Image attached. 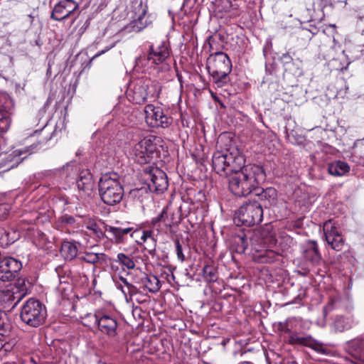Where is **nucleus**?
Wrapping results in <instances>:
<instances>
[{
	"mask_svg": "<svg viewBox=\"0 0 364 364\" xmlns=\"http://www.w3.org/2000/svg\"><path fill=\"white\" fill-rule=\"evenodd\" d=\"M264 180L263 168L257 165H243L241 168L230 174L228 187L236 196L245 197L255 191L259 183Z\"/></svg>",
	"mask_w": 364,
	"mask_h": 364,
	"instance_id": "f257e3e1",
	"label": "nucleus"
},
{
	"mask_svg": "<svg viewBox=\"0 0 364 364\" xmlns=\"http://www.w3.org/2000/svg\"><path fill=\"white\" fill-rule=\"evenodd\" d=\"M161 84L150 78H140L132 82L127 91L128 99L136 104H143L148 99L155 100L161 91Z\"/></svg>",
	"mask_w": 364,
	"mask_h": 364,
	"instance_id": "f03ea898",
	"label": "nucleus"
},
{
	"mask_svg": "<svg viewBox=\"0 0 364 364\" xmlns=\"http://www.w3.org/2000/svg\"><path fill=\"white\" fill-rule=\"evenodd\" d=\"M207 70L218 87H223L230 82L229 74L232 63L228 55L223 52H216L207 59Z\"/></svg>",
	"mask_w": 364,
	"mask_h": 364,
	"instance_id": "7ed1b4c3",
	"label": "nucleus"
},
{
	"mask_svg": "<svg viewBox=\"0 0 364 364\" xmlns=\"http://www.w3.org/2000/svg\"><path fill=\"white\" fill-rule=\"evenodd\" d=\"M99 191L102 201L109 205L119 203L124 196V188L115 173L103 175L99 181Z\"/></svg>",
	"mask_w": 364,
	"mask_h": 364,
	"instance_id": "20e7f679",
	"label": "nucleus"
},
{
	"mask_svg": "<svg viewBox=\"0 0 364 364\" xmlns=\"http://www.w3.org/2000/svg\"><path fill=\"white\" fill-rule=\"evenodd\" d=\"M245 164V159L237 151H218L213 154L212 166L220 176H228L234 171L241 168Z\"/></svg>",
	"mask_w": 364,
	"mask_h": 364,
	"instance_id": "39448f33",
	"label": "nucleus"
},
{
	"mask_svg": "<svg viewBox=\"0 0 364 364\" xmlns=\"http://www.w3.org/2000/svg\"><path fill=\"white\" fill-rule=\"evenodd\" d=\"M47 315L45 306L38 300L29 299L21 307V318L23 322L32 327L41 325Z\"/></svg>",
	"mask_w": 364,
	"mask_h": 364,
	"instance_id": "423d86ee",
	"label": "nucleus"
},
{
	"mask_svg": "<svg viewBox=\"0 0 364 364\" xmlns=\"http://www.w3.org/2000/svg\"><path fill=\"white\" fill-rule=\"evenodd\" d=\"M156 141L157 137L149 135L136 144L130 153L134 160L140 164L149 163L157 154Z\"/></svg>",
	"mask_w": 364,
	"mask_h": 364,
	"instance_id": "0eeeda50",
	"label": "nucleus"
},
{
	"mask_svg": "<svg viewBox=\"0 0 364 364\" xmlns=\"http://www.w3.org/2000/svg\"><path fill=\"white\" fill-rule=\"evenodd\" d=\"M263 210L262 205L257 201L243 204L236 212L235 221L246 226H252L262 220Z\"/></svg>",
	"mask_w": 364,
	"mask_h": 364,
	"instance_id": "6e6552de",
	"label": "nucleus"
},
{
	"mask_svg": "<svg viewBox=\"0 0 364 364\" xmlns=\"http://www.w3.org/2000/svg\"><path fill=\"white\" fill-rule=\"evenodd\" d=\"M147 185L151 191L163 193L168 188V179L164 171L157 167L149 166L145 169Z\"/></svg>",
	"mask_w": 364,
	"mask_h": 364,
	"instance_id": "1a4fd4ad",
	"label": "nucleus"
},
{
	"mask_svg": "<svg viewBox=\"0 0 364 364\" xmlns=\"http://www.w3.org/2000/svg\"><path fill=\"white\" fill-rule=\"evenodd\" d=\"M145 119L151 127L166 128L172 122V119L164 113L160 107L149 104L145 107Z\"/></svg>",
	"mask_w": 364,
	"mask_h": 364,
	"instance_id": "9d476101",
	"label": "nucleus"
},
{
	"mask_svg": "<svg viewBox=\"0 0 364 364\" xmlns=\"http://www.w3.org/2000/svg\"><path fill=\"white\" fill-rule=\"evenodd\" d=\"M95 317L98 329L101 333L109 337H114L117 334L118 322L114 316L97 313L95 314Z\"/></svg>",
	"mask_w": 364,
	"mask_h": 364,
	"instance_id": "9b49d317",
	"label": "nucleus"
},
{
	"mask_svg": "<svg viewBox=\"0 0 364 364\" xmlns=\"http://www.w3.org/2000/svg\"><path fill=\"white\" fill-rule=\"evenodd\" d=\"M323 230L327 243L334 250L341 251L343 249L344 240L331 220L324 223Z\"/></svg>",
	"mask_w": 364,
	"mask_h": 364,
	"instance_id": "f8f14e48",
	"label": "nucleus"
},
{
	"mask_svg": "<svg viewBox=\"0 0 364 364\" xmlns=\"http://www.w3.org/2000/svg\"><path fill=\"white\" fill-rule=\"evenodd\" d=\"M21 268L22 264L18 260L13 257L4 258L0 261V279L3 282L11 281Z\"/></svg>",
	"mask_w": 364,
	"mask_h": 364,
	"instance_id": "ddd939ff",
	"label": "nucleus"
},
{
	"mask_svg": "<svg viewBox=\"0 0 364 364\" xmlns=\"http://www.w3.org/2000/svg\"><path fill=\"white\" fill-rule=\"evenodd\" d=\"M78 4L73 0H63L56 4L51 13V18L55 21H63L77 10Z\"/></svg>",
	"mask_w": 364,
	"mask_h": 364,
	"instance_id": "4468645a",
	"label": "nucleus"
},
{
	"mask_svg": "<svg viewBox=\"0 0 364 364\" xmlns=\"http://www.w3.org/2000/svg\"><path fill=\"white\" fill-rule=\"evenodd\" d=\"M105 232L110 234L111 240L116 244L124 243L128 236L134 237L139 232L138 230H134L133 228H122L114 226H106Z\"/></svg>",
	"mask_w": 364,
	"mask_h": 364,
	"instance_id": "2eb2a0df",
	"label": "nucleus"
},
{
	"mask_svg": "<svg viewBox=\"0 0 364 364\" xmlns=\"http://www.w3.org/2000/svg\"><path fill=\"white\" fill-rule=\"evenodd\" d=\"M289 343L292 345H301L320 351L322 346L320 343L314 340L311 336H302L298 333H291L289 336Z\"/></svg>",
	"mask_w": 364,
	"mask_h": 364,
	"instance_id": "dca6fc26",
	"label": "nucleus"
},
{
	"mask_svg": "<svg viewBox=\"0 0 364 364\" xmlns=\"http://www.w3.org/2000/svg\"><path fill=\"white\" fill-rule=\"evenodd\" d=\"M76 184L80 191L87 195H90L95 186L90 171L87 169L80 171L76 181Z\"/></svg>",
	"mask_w": 364,
	"mask_h": 364,
	"instance_id": "f3484780",
	"label": "nucleus"
},
{
	"mask_svg": "<svg viewBox=\"0 0 364 364\" xmlns=\"http://www.w3.org/2000/svg\"><path fill=\"white\" fill-rule=\"evenodd\" d=\"M151 59V64H159L165 61L169 56V50L168 46L164 43H161L158 46L151 45L149 47V54Z\"/></svg>",
	"mask_w": 364,
	"mask_h": 364,
	"instance_id": "a211bd4d",
	"label": "nucleus"
},
{
	"mask_svg": "<svg viewBox=\"0 0 364 364\" xmlns=\"http://www.w3.org/2000/svg\"><path fill=\"white\" fill-rule=\"evenodd\" d=\"M348 350L351 355L364 364V338H355L348 343Z\"/></svg>",
	"mask_w": 364,
	"mask_h": 364,
	"instance_id": "6ab92c4d",
	"label": "nucleus"
},
{
	"mask_svg": "<svg viewBox=\"0 0 364 364\" xmlns=\"http://www.w3.org/2000/svg\"><path fill=\"white\" fill-rule=\"evenodd\" d=\"M254 192L255 196H258L262 200L266 201L269 205H272L276 203L277 192L274 188L269 187L263 189L257 186Z\"/></svg>",
	"mask_w": 364,
	"mask_h": 364,
	"instance_id": "aec40b11",
	"label": "nucleus"
},
{
	"mask_svg": "<svg viewBox=\"0 0 364 364\" xmlns=\"http://www.w3.org/2000/svg\"><path fill=\"white\" fill-rule=\"evenodd\" d=\"M78 249L74 242L64 241L60 248V254L66 260H72L77 255Z\"/></svg>",
	"mask_w": 364,
	"mask_h": 364,
	"instance_id": "412c9836",
	"label": "nucleus"
},
{
	"mask_svg": "<svg viewBox=\"0 0 364 364\" xmlns=\"http://www.w3.org/2000/svg\"><path fill=\"white\" fill-rule=\"evenodd\" d=\"M23 295V294L15 291L14 288L13 287H6L0 291V299L2 301L13 302L16 300V301L14 303L15 305L20 301Z\"/></svg>",
	"mask_w": 364,
	"mask_h": 364,
	"instance_id": "4be33fe9",
	"label": "nucleus"
},
{
	"mask_svg": "<svg viewBox=\"0 0 364 364\" xmlns=\"http://www.w3.org/2000/svg\"><path fill=\"white\" fill-rule=\"evenodd\" d=\"M328 173L335 176H341L350 171L348 164L342 161H336L328 165Z\"/></svg>",
	"mask_w": 364,
	"mask_h": 364,
	"instance_id": "5701e85b",
	"label": "nucleus"
},
{
	"mask_svg": "<svg viewBox=\"0 0 364 364\" xmlns=\"http://www.w3.org/2000/svg\"><path fill=\"white\" fill-rule=\"evenodd\" d=\"M159 279L154 275H146L141 279V284L144 289L156 293L160 289Z\"/></svg>",
	"mask_w": 364,
	"mask_h": 364,
	"instance_id": "b1692460",
	"label": "nucleus"
},
{
	"mask_svg": "<svg viewBox=\"0 0 364 364\" xmlns=\"http://www.w3.org/2000/svg\"><path fill=\"white\" fill-rule=\"evenodd\" d=\"M304 257L314 265L320 262L321 257L315 242H311L309 247L304 252Z\"/></svg>",
	"mask_w": 364,
	"mask_h": 364,
	"instance_id": "393cba45",
	"label": "nucleus"
},
{
	"mask_svg": "<svg viewBox=\"0 0 364 364\" xmlns=\"http://www.w3.org/2000/svg\"><path fill=\"white\" fill-rule=\"evenodd\" d=\"M258 234L262 237V242L264 245L268 247H273L276 245V235L274 232H272V229L270 226H266L262 228Z\"/></svg>",
	"mask_w": 364,
	"mask_h": 364,
	"instance_id": "a878e982",
	"label": "nucleus"
},
{
	"mask_svg": "<svg viewBox=\"0 0 364 364\" xmlns=\"http://www.w3.org/2000/svg\"><path fill=\"white\" fill-rule=\"evenodd\" d=\"M115 261L128 269H133L136 266V257L133 255L119 253Z\"/></svg>",
	"mask_w": 364,
	"mask_h": 364,
	"instance_id": "bb28decb",
	"label": "nucleus"
},
{
	"mask_svg": "<svg viewBox=\"0 0 364 364\" xmlns=\"http://www.w3.org/2000/svg\"><path fill=\"white\" fill-rule=\"evenodd\" d=\"M58 274L59 285L55 288L57 293L62 297L65 298L68 295V291L70 290L69 279L68 277L60 276L59 269H56Z\"/></svg>",
	"mask_w": 364,
	"mask_h": 364,
	"instance_id": "cd10ccee",
	"label": "nucleus"
},
{
	"mask_svg": "<svg viewBox=\"0 0 364 364\" xmlns=\"http://www.w3.org/2000/svg\"><path fill=\"white\" fill-rule=\"evenodd\" d=\"M18 238V235L14 231L8 232L5 230H0V245L6 247L14 243Z\"/></svg>",
	"mask_w": 364,
	"mask_h": 364,
	"instance_id": "c85d7f7f",
	"label": "nucleus"
},
{
	"mask_svg": "<svg viewBox=\"0 0 364 364\" xmlns=\"http://www.w3.org/2000/svg\"><path fill=\"white\" fill-rule=\"evenodd\" d=\"M353 324V320L348 317L338 316L335 318L334 326L338 331H343L352 327Z\"/></svg>",
	"mask_w": 364,
	"mask_h": 364,
	"instance_id": "c756f323",
	"label": "nucleus"
},
{
	"mask_svg": "<svg viewBox=\"0 0 364 364\" xmlns=\"http://www.w3.org/2000/svg\"><path fill=\"white\" fill-rule=\"evenodd\" d=\"M11 114L8 110H0V135L9 130L11 124Z\"/></svg>",
	"mask_w": 364,
	"mask_h": 364,
	"instance_id": "7c9ffc66",
	"label": "nucleus"
},
{
	"mask_svg": "<svg viewBox=\"0 0 364 364\" xmlns=\"http://www.w3.org/2000/svg\"><path fill=\"white\" fill-rule=\"evenodd\" d=\"M203 277L207 282H214L218 279L215 268L210 265H205L203 269Z\"/></svg>",
	"mask_w": 364,
	"mask_h": 364,
	"instance_id": "2f4dec72",
	"label": "nucleus"
},
{
	"mask_svg": "<svg viewBox=\"0 0 364 364\" xmlns=\"http://www.w3.org/2000/svg\"><path fill=\"white\" fill-rule=\"evenodd\" d=\"M135 63V67L138 68H143V71H145L149 67L155 65L151 64V59L149 58V55L146 54L141 55L139 58H137L136 59Z\"/></svg>",
	"mask_w": 364,
	"mask_h": 364,
	"instance_id": "473e14b6",
	"label": "nucleus"
},
{
	"mask_svg": "<svg viewBox=\"0 0 364 364\" xmlns=\"http://www.w3.org/2000/svg\"><path fill=\"white\" fill-rule=\"evenodd\" d=\"M180 223V218L176 215L173 213H169L166 210V214L164 217L163 223L167 228H172L177 225Z\"/></svg>",
	"mask_w": 364,
	"mask_h": 364,
	"instance_id": "72a5a7b5",
	"label": "nucleus"
},
{
	"mask_svg": "<svg viewBox=\"0 0 364 364\" xmlns=\"http://www.w3.org/2000/svg\"><path fill=\"white\" fill-rule=\"evenodd\" d=\"M115 285L117 288L120 289L125 296L129 294L132 296V295L136 294V288L130 283L124 288V287H123L122 284H120L119 282L117 280V279H115Z\"/></svg>",
	"mask_w": 364,
	"mask_h": 364,
	"instance_id": "f704fd0d",
	"label": "nucleus"
},
{
	"mask_svg": "<svg viewBox=\"0 0 364 364\" xmlns=\"http://www.w3.org/2000/svg\"><path fill=\"white\" fill-rule=\"evenodd\" d=\"M141 240L144 242L151 240V248L152 249V251L154 250V247L156 246V240L155 239L154 232L151 230H143L141 235Z\"/></svg>",
	"mask_w": 364,
	"mask_h": 364,
	"instance_id": "c9c22d12",
	"label": "nucleus"
},
{
	"mask_svg": "<svg viewBox=\"0 0 364 364\" xmlns=\"http://www.w3.org/2000/svg\"><path fill=\"white\" fill-rule=\"evenodd\" d=\"M104 255L102 253L85 252L82 259L90 264L97 262Z\"/></svg>",
	"mask_w": 364,
	"mask_h": 364,
	"instance_id": "e433bc0d",
	"label": "nucleus"
},
{
	"mask_svg": "<svg viewBox=\"0 0 364 364\" xmlns=\"http://www.w3.org/2000/svg\"><path fill=\"white\" fill-rule=\"evenodd\" d=\"M59 221L63 225H69V226H71L73 228L79 227L78 223L76 222L75 218L71 215H68V214H65V215H62L59 218Z\"/></svg>",
	"mask_w": 364,
	"mask_h": 364,
	"instance_id": "4c0bfd02",
	"label": "nucleus"
},
{
	"mask_svg": "<svg viewBox=\"0 0 364 364\" xmlns=\"http://www.w3.org/2000/svg\"><path fill=\"white\" fill-rule=\"evenodd\" d=\"M145 14H146V10L143 9L142 13L137 17L136 19H135L134 26L136 27L138 31L143 29L147 25L146 22H145V23H143V20L144 18Z\"/></svg>",
	"mask_w": 364,
	"mask_h": 364,
	"instance_id": "58836bf2",
	"label": "nucleus"
},
{
	"mask_svg": "<svg viewBox=\"0 0 364 364\" xmlns=\"http://www.w3.org/2000/svg\"><path fill=\"white\" fill-rule=\"evenodd\" d=\"M6 317V314L5 312L0 311V334L2 336L4 332L9 328V323L5 322V318Z\"/></svg>",
	"mask_w": 364,
	"mask_h": 364,
	"instance_id": "ea45409f",
	"label": "nucleus"
},
{
	"mask_svg": "<svg viewBox=\"0 0 364 364\" xmlns=\"http://www.w3.org/2000/svg\"><path fill=\"white\" fill-rule=\"evenodd\" d=\"M166 214V209L164 208V209H163L162 212L158 216L154 218L151 220V224L153 225L154 227L157 228V230H159V223L161 222L163 223L164 217H165Z\"/></svg>",
	"mask_w": 364,
	"mask_h": 364,
	"instance_id": "a19ab883",
	"label": "nucleus"
},
{
	"mask_svg": "<svg viewBox=\"0 0 364 364\" xmlns=\"http://www.w3.org/2000/svg\"><path fill=\"white\" fill-rule=\"evenodd\" d=\"M166 214V209L164 208V209H163L162 212L158 216L154 218L151 220V224L153 225L154 227L157 228V230H159V223L161 222L163 223L164 217H165Z\"/></svg>",
	"mask_w": 364,
	"mask_h": 364,
	"instance_id": "79ce46f5",
	"label": "nucleus"
},
{
	"mask_svg": "<svg viewBox=\"0 0 364 364\" xmlns=\"http://www.w3.org/2000/svg\"><path fill=\"white\" fill-rule=\"evenodd\" d=\"M175 245H176V252L177 255L178 259L180 260L181 262H183L185 260L186 257H185L184 254L183 253L182 245H181L178 240H176Z\"/></svg>",
	"mask_w": 364,
	"mask_h": 364,
	"instance_id": "37998d69",
	"label": "nucleus"
},
{
	"mask_svg": "<svg viewBox=\"0 0 364 364\" xmlns=\"http://www.w3.org/2000/svg\"><path fill=\"white\" fill-rule=\"evenodd\" d=\"M264 254H265V256H266L267 257H268V259H267L265 260V262H272V261L274 260V259H275V258H276V257L277 256V255L276 254V252H275L274 251H273V250H267L265 251V253H264Z\"/></svg>",
	"mask_w": 364,
	"mask_h": 364,
	"instance_id": "c03bdc74",
	"label": "nucleus"
},
{
	"mask_svg": "<svg viewBox=\"0 0 364 364\" xmlns=\"http://www.w3.org/2000/svg\"><path fill=\"white\" fill-rule=\"evenodd\" d=\"M85 225L86 228L91 230L92 232L96 231V228L98 227V225L92 220H89L87 222Z\"/></svg>",
	"mask_w": 364,
	"mask_h": 364,
	"instance_id": "a18cd8bd",
	"label": "nucleus"
},
{
	"mask_svg": "<svg viewBox=\"0 0 364 364\" xmlns=\"http://www.w3.org/2000/svg\"><path fill=\"white\" fill-rule=\"evenodd\" d=\"M115 279H117V281L119 282L120 284H122L123 287H124V288L129 285V282L127 280V279H125L124 277H121V276H114L113 277V280L114 282H115Z\"/></svg>",
	"mask_w": 364,
	"mask_h": 364,
	"instance_id": "49530a36",
	"label": "nucleus"
},
{
	"mask_svg": "<svg viewBox=\"0 0 364 364\" xmlns=\"http://www.w3.org/2000/svg\"><path fill=\"white\" fill-rule=\"evenodd\" d=\"M279 330L283 332L289 333L290 329L289 328L288 322L285 321L284 323H279Z\"/></svg>",
	"mask_w": 364,
	"mask_h": 364,
	"instance_id": "de8ad7c7",
	"label": "nucleus"
},
{
	"mask_svg": "<svg viewBox=\"0 0 364 364\" xmlns=\"http://www.w3.org/2000/svg\"><path fill=\"white\" fill-rule=\"evenodd\" d=\"M144 243L146 245L145 248L147 250L149 253L151 255H154L156 252V247H154V250L152 251V249L151 248V240H147V242H145Z\"/></svg>",
	"mask_w": 364,
	"mask_h": 364,
	"instance_id": "09e8293b",
	"label": "nucleus"
},
{
	"mask_svg": "<svg viewBox=\"0 0 364 364\" xmlns=\"http://www.w3.org/2000/svg\"><path fill=\"white\" fill-rule=\"evenodd\" d=\"M73 165L70 164H67L62 168V171L66 172V176L69 175V171L73 170Z\"/></svg>",
	"mask_w": 364,
	"mask_h": 364,
	"instance_id": "8fccbe9b",
	"label": "nucleus"
},
{
	"mask_svg": "<svg viewBox=\"0 0 364 364\" xmlns=\"http://www.w3.org/2000/svg\"><path fill=\"white\" fill-rule=\"evenodd\" d=\"M92 232L99 238L102 237L104 236V233L100 230L99 226L96 228V231H93Z\"/></svg>",
	"mask_w": 364,
	"mask_h": 364,
	"instance_id": "3c124183",
	"label": "nucleus"
},
{
	"mask_svg": "<svg viewBox=\"0 0 364 364\" xmlns=\"http://www.w3.org/2000/svg\"><path fill=\"white\" fill-rule=\"evenodd\" d=\"M112 47H113V46H111L109 47H107L105 50H101L100 52H99L97 54L95 55V57L99 56V55L105 53L106 51L109 50Z\"/></svg>",
	"mask_w": 364,
	"mask_h": 364,
	"instance_id": "603ef678",
	"label": "nucleus"
},
{
	"mask_svg": "<svg viewBox=\"0 0 364 364\" xmlns=\"http://www.w3.org/2000/svg\"><path fill=\"white\" fill-rule=\"evenodd\" d=\"M282 58H283V59H287V60H291V56H290L289 54H287V53L284 54V55H282Z\"/></svg>",
	"mask_w": 364,
	"mask_h": 364,
	"instance_id": "864d4df0",
	"label": "nucleus"
},
{
	"mask_svg": "<svg viewBox=\"0 0 364 364\" xmlns=\"http://www.w3.org/2000/svg\"><path fill=\"white\" fill-rule=\"evenodd\" d=\"M240 364H252V363L249 361H245V362L241 363Z\"/></svg>",
	"mask_w": 364,
	"mask_h": 364,
	"instance_id": "5fc2aeb1",
	"label": "nucleus"
},
{
	"mask_svg": "<svg viewBox=\"0 0 364 364\" xmlns=\"http://www.w3.org/2000/svg\"><path fill=\"white\" fill-rule=\"evenodd\" d=\"M24 152H26V151H21H21H19V154H23V153H24Z\"/></svg>",
	"mask_w": 364,
	"mask_h": 364,
	"instance_id": "6e6d98bb",
	"label": "nucleus"
}]
</instances>
